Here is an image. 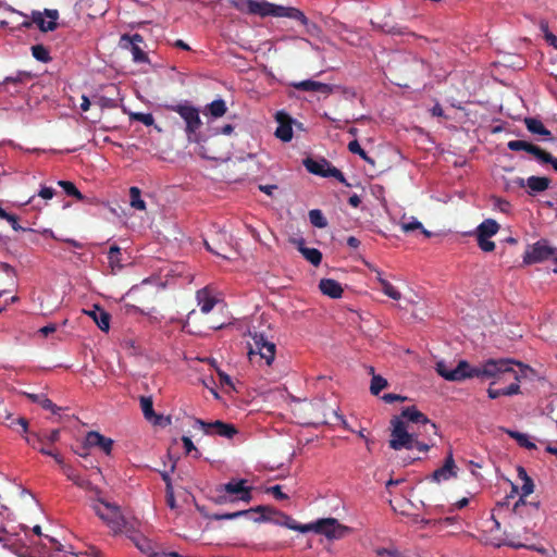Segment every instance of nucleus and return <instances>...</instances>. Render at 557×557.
I'll return each mask as SVG.
<instances>
[{
	"label": "nucleus",
	"mask_w": 557,
	"mask_h": 557,
	"mask_svg": "<svg viewBox=\"0 0 557 557\" xmlns=\"http://www.w3.org/2000/svg\"><path fill=\"white\" fill-rule=\"evenodd\" d=\"M487 395L491 399H496L500 396H504V391L503 388H492V387H488L487 388Z\"/></svg>",
	"instance_id": "nucleus-61"
},
{
	"label": "nucleus",
	"mask_w": 557,
	"mask_h": 557,
	"mask_svg": "<svg viewBox=\"0 0 557 557\" xmlns=\"http://www.w3.org/2000/svg\"><path fill=\"white\" fill-rule=\"evenodd\" d=\"M543 518V512L540 508L539 502H527L525 499H518L515 504L512 513L509 520V531L504 532L503 535H494L486 541L493 546L509 545L511 547H527L537 549L527 542L530 536H534V527L536 522Z\"/></svg>",
	"instance_id": "nucleus-1"
},
{
	"label": "nucleus",
	"mask_w": 557,
	"mask_h": 557,
	"mask_svg": "<svg viewBox=\"0 0 557 557\" xmlns=\"http://www.w3.org/2000/svg\"><path fill=\"white\" fill-rule=\"evenodd\" d=\"M435 370L447 381L460 382L471 379L472 366L466 360H460L455 368H450L447 362L440 360L436 362Z\"/></svg>",
	"instance_id": "nucleus-9"
},
{
	"label": "nucleus",
	"mask_w": 557,
	"mask_h": 557,
	"mask_svg": "<svg viewBox=\"0 0 557 557\" xmlns=\"http://www.w3.org/2000/svg\"><path fill=\"white\" fill-rule=\"evenodd\" d=\"M220 503H234L242 500L249 503L252 498L251 487L247 485L244 479H233L218 488Z\"/></svg>",
	"instance_id": "nucleus-8"
},
{
	"label": "nucleus",
	"mask_w": 557,
	"mask_h": 557,
	"mask_svg": "<svg viewBox=\"0 0 557 557\" xmlns=\"http://www.w3.org/2000/svg\"><path fill=\"white\" fill-rule=\"evenodd\" d=\"M91 507L95 513L114 533L122 532L126 528V518L116 504L110 503L103 498H98L92 503Z\"/></svg>",
	"instance_id": "nucleus-5"
},
{
	"label": "nucleus",
	"mask_w": 557,
	"mask_h": 557,
	"mask_svg": "<svg viewBox=\"0 0 557 557\" xmlns=\"http://www.w3.org/2000/svg\"><path fill=\"white\" fill-rule=\"evenodd\" d=\"M59 17L57 10H45V12H34L33 21H24L22 23L23 27H30L32 23H35L40 30L49 32L53 30L57 27V20Z\"/></svg>",
	"instance_id": "nucleus-15"
},
{
	"label": "nucleus",
	"mask_w": 557,
	"mask_h": 557,
	"mask_svg": "<svg viewBox=\"0 0 557 557\" xmlns=\"http://www.w3.org/2000/svg\"><path fill=\"white\" fill-rule=\"evenodd\" d=\"M456 476V465L453 455L449 454L445 463L440 469L435 470L432 474L433 481L441 483Z\"/></svg>",
	"instance_id": "nucleus-21"
},
{
	"label": "nucleus",
	"mask_w": 557,
	"mask_h": 557,
	"mask_svg": "<svg viewBox=\"0 0 557 557\" xmlns=\"http://www.w3.org/2000/svg\"><path fill=\"white\" fill-rule=\"evenodd\" d=\"M304 165L308 172L314 175H319L322 177H334L341 183H345V177L343 173L335 166H332L331 163L325 159L314 160L311 158H307L304 161Z\"/></svg>",
	"instance_id": "nucleus-11"
},
{
	"label": "nucleus",
	"mask_w": 557,
	"mask_h": 557,
	"mask_svg": "<svg viewBox=\"0 0 557 557\" xmlns=\"http://www.w3.org/2000/svg\"><path fill=\"white\" fill-rule=\"evenodd\" d=\"M84 313L89 315L101 331L108 332L110 329V314L98 306L91 310H84Z\"/></svg>",
	"instance_id": "nucleus-23"
},
{
	"label": "nucleus",
	"mask_w": 557,
	"mask_h": 557,
	"mask_svg": "<svg viewBox=\"0 0 557 557\" xmlns=\"http://www.w3.org/2000/svg\"><path fill=\"white\" fill-rule=\"evenodd\" d=\"M399 226H400L401 231H404L405 233H409V232L419 230L425 237L432 236V233L430 231L425 230L424 226L422 225V223L420 221H418L414 216H409V218L404 216L399 222Z\"/></svg>",
	"instance_id": "nucleus-27"
},
{
	"label": "nucleus",
	"mask_w": 557,
	"mask_h": 557,
	"mask_svg": "<svg viewBox=\"0 0 557 557\" xmlns=\"http://www.w3.org/2000/svg\"><path fill=\"white\" fill-rule=\"evenodd\" d=\"M293 86L302 91H315L329 95L332 92V86L329 84H324L321 82L312 81V79H306L301 82L294 83Z\"/></svg>",
	"instance_id": "nucleus-22"
},
{
	"label": "nucleus",
	"mask_w": 557,
	"mask_h": 557,
	"mask_svg": "<svg viewBox=\"0 0 557 557\" xmlns=\"http://www.w3.org/2000/svg\"><path fill=\"white\" fill-rule=\"evenodd\" d=\"M195 425L199 426L202 432L209 436L219 435L225 438H232L237 432L233 424L220 420L206 422L201 419H196Z\"/></svg>",
	"instance_id": "nucleus-13"
},
{
	"label": "nucleus",
	"mask_w": 557,
	"mask_h": 557,
	"mask_svg": "<svg viewBox=\"0 0 557 557\" xmlns=\"http://www.w3.org/2000/svg\"><path fill=\"white\" fill-rule=\"evenodd\" d=\"M149 557H183L177 553H152L149 555Z\"/></svg>",
	"instance_id": "nucleus-64"
},
{
	"label": "nucleus",
	"mask_w": 557,
	"mask_h": 557,
	"mask_svg": "<svg viewBox=\"0 0 557 557\" xmlns=\"http://www.w3.org/2000/svg\"><path fill=\"white\" fill-rule=\"evenodd\" d=\"M508 148L512 151H527L529 153H532L533 156H535V158L537 160L541 159L542 154H543V150L540 149L537 146H534L528 141H524V140H510L508 144H507Z\"/></svg>",
	"instance_id": "nucleus-26"
},
{
	"label": "nucleus",
	"mask_w": 557,
	"mask_h": 557,
	"mask_svg": "<svg viewBox=\"0 0 557 557\" xmlns=\"http://www.w3.org/2000/svg\"><path fill=\"white\" fill-rule=\"evenodd\" d=\"M251 343L248 344V356L251 361L255 360L256 357H259L267 366H272L275 354L276 346L262 333H250Z\"/></svg>",
	"instance_id": "nucleus-6"
},
{
	"label": "nucleus",
	"mask_w": 557,
	"mask_h": 557,
	"mask_svg": "<svg viewBox=\"0 0 557 557\" xmlns=\"http://www.w3.org/2000/svg\"><path fill=\"white\" fill-rule=\"evenodd\" d=\"M131 539H132L133 543L135 544V546L140 552L147 554L148 556L150 554L154 553L152 550V543H151V541L149 539H147L146 536H144L141 534H135Z\"/></svg>",
	"instance_id": "nucleus-37"
},
{
	"label": "nucleus",
	"mask_w": 557,
	"mask_h": 557,
	"mask_svg": "<svg viewBox=\"0 0 557 557\" xmlns=\"http://www.w3.org/2000/svg\"><path fill=\"white\" fill-rule=\"evenodd\" d=\"M419 434L414 431L413 425H409L400 418L391 420L389 447L394 450L418 449L419 451H428L431 444L419 441Z\"/></svg>",
	"instance_id": "nucleus-4"
},
{
	"label": "nucleus",
	"mask_w": 557,
	"mask_h": 557,
	"mask_svg": "<svg viewBox=\"0 0 557 557\" xmlns=\"http://www.w3.org/2000/svg\"><path fill=\"white\" fill-rule=\"evenodd\" d=\"M85 445L87 447H99L106 454H110L112 450L113 441L98 432L91 431L86 435Z\"/></svg>",
	"instance_id": "nucleus-20"
},
{
	"label": "nucleus",
	"mask_w": 557,
	"mask_h": 557,
	"mask_svg": "<svg viewBox=\"0 0 557 557\" xmlns=\"http://www.w3.org/2000/svg\"><path fill=\"white\" fill-rule=\"evenodd\" d=\"M395 418H400L406 421L409 425L418 424L422 425L424 428V432L426 434H437V428L434 423H432L424 413L419 411L414 406L407 407L403 409L401 413L399 416H396Z\"/></svg>",
	"instance_id": "nucleus-12"
},
{
	"label": "nucleus",
	"mask_w": 557,
	"mask_h": 557,
	"mask_svg": "<svg viewBox=\"0 0 557 557\" xmlns=\"http://www.w3.org/2000/svg\"><path fill=\"white\" fill-rule=\"evenodd\" d=\"M528 366L509 358L487 359L479 366L472 367L471 379L481 377L491 380V385L499 383L504 376H512L513 381H521L525 375Z\"/></svg>",
	"instance_id": "nucleus-3"
},
{
	"label": "nucleus",
	"mask_w": 557,
	"mask_h": 557,
	"mask_svg": "<svg viewBox=\"0 0 557 557\" xmlns=\"http://www.w3.org/2000/svg\"><path fill=\"white\" fill-rule=\"evenodd\" d=\"M375 554L379 557H385V556H388V557H403V554L398 549H396L394 547L376 548L375 549Z\"/></svg>",
	"instance_id": "nucleus-50"
},
{
	"label": "nucleus",
	"mask_w": 557,
	"mask_h": 557,
	"mask_svg": "<svg viewBox=\"0 0 557 557\" xmlns=\"http://www.w3.org/2000/svg\"><path fill=\"white\" fill-rule=\"evenodd\" d=\"M27 397L32 401L39 404L44 409L51 410L52 412H57L59 410V408L44 394H27Z\"/></svg>",
	"instance_id": "nucleus-38"
},
{
	"label": "nucleus",
	"mask_w": 557,
	"mask_h": 557,
	"mask_svg": "<svg viewBox=\"0 0 557 557\" xmlns=\"http://www.w3.org/2000/svg\"><path fill=\"white\" fill-rule=\"evenodd\" d=\"M129 206L138 211L146 210V202L141 198V191L138 187L133 186L129 188Z\"/></svg>",
	"instance_id": "nucleus-36"
},
{
	"label": "nucleus",
	"mask_w": 557,
	"mask_h": 557,
	"mask_svg": "<svg viewBox=\"0 0 557 557\" xmlns=\"http://www.w3.org/2000/svg\"><path fill=\"white\" fill-rule=\"evenodd\" d=\"M269 492L277 499H286L287 495L282 492V488L280 485H274L270 487Z\"/></svg>",
	"instance_id": "nucleus-60"
},
{
	"label": "nucleus",
	"mask_w": 557,
	"mask_h": 557,
	"mask_svg": "<svg viewBox=\"0 0 557 557\" xmlns=\"http://www.w3.org/2000/svg\"><path fill=\"white\" fill-rule=\"evenodd\" d=\"M268 511L262 512V516L260 517H253L252 520L255 521H272L277 525L286 527L287 529L298 531L300 533H306L307 524H300L295 519H293L290 516L282 513V512H275V517L271 518L265 516V512H272L270 508H268Z\"/></svg>",
	"instance_id": "nucleus-16"
},
{
	"label": "nucleus",
	"mask_w": 557,
	"mask_h": 557,
	"mask_svg": "<svg viewBox=\"0 0 557 557\" xmlns=\"http://www.w3.org/2000/svg\"><path fill=\"white\" fill-rule=\"evenodd\" d=\"M306 533L322 534L329 540H341L348 535L351 529L338 522L335 518H323L307 523Z\"/></svg>",
	"instance_id": "nucleus-7"
},
{
	"label": "nucleus",
	"mask_w": 557,
	"mask_h": 557,
	"mask_svg": "<svg viewBox=\"0 0 557 557\" xmlns=\"http://www.w3.org/2000/svg\"><path fill=\"white\" fill-rule=\"evenodd\" d=\"M381 290L386 295L387 297L399 300L401 298L400 292L387 280H381Z\"/></svg>",
	"instance_id": "nucleus-40"
},
{
	"label": "nucleus",
	"mask_w": 557,
	"mask_h": 557,
	"mask_svg": "<svg viewBox=\"0 0 557 557\" xmlns=\"http://www.w3.org/2000/svg\"><path fill=\"white\" fill-rule=\"evenodd\" d=\"M25 441L35 449H38L39 446L45 444L42 434L37 433H32L30 435L25 436Z\"/></svg>",
	"instance_id": "nucleus-48"
},
{
	"label": "nucleus",
	"mask_w": 557,
	"mask_h": 557,
	"mask_svg": "<svg viewBox=\"0 0 557 557\" xmlns=\"http://www.w3.org/2000/svg\"><path fill=\"white\" fill-rule=\"evenodd\" d=\"M197 304L202 313H209L219 302L218 297L209 287L201 288L196 294Z\"/></svg>",
	"instance_id": "nucleus-19"
},
{
	"label": "nucleus",
	"mask_w": 557,
	"mask_h": 557,
	"mask_svg": "<svg viewBox=\"0 0 557 557\" xmlns=\"http://www.w3.org/2000/svg\"><path fill=\"white\" fill-rule=\"evenodd\" d=\"M504 391V396H512V395H518L520 394V381H513L505 388H503Z\"/></svg>",
	"instance_id": "nucleus-52"
},
{
	"label": "nucleus",
	"mask_w": 557,
	"mask_h": 557,
	"mask_svg": "<svg viewBox=\"0 0 557 557\" xmlns=\"http://www.w3.org/2000/svg\"><path fill=\"white\" fill-rule=\"evenodd\" d=\"M517 472L518 478L522 481L519 499H525L534 492V483L523 467H518Z\"/></svg>",
	"instance_id": "nucleus-28"
},
{
	"label": "nucleus",
	"mask_w": 557,
	"mask_h": 557,
	"mask_svg": "<svg viewBox=\"0 0 557 557\" xmlns=\"http://www.w3.org/2000/svg\"><path fill=\"white\" fill-rule=\"evenodd\" d=\"M554 253V249L546 242H537L527 252L524 261L528 263L541 262L549 258Z\"/></svg>",
	"instance_id": "nucleus-17"
},
{
	"label": "nucleus",
	"mask_w": 557,
	"mask_h": 557,
	"mask_svg": "<svg viewBox=\"0 0 557 557\" xmlns=\"http://www.w3.org/2000/svg\"><path fill=\"white\" fill-rule=\"evenodd\" d=\"M33 57L40 62L50 61L49 51L42 45H35L32 47Z\"/></svg>",
	"instance_id": "nucleus-43"
},
{
	"label": "nucleus",
	"mask_w": 557,
	"mask_h": 557,
	"mask_svg": "<svg viewBox=\"0 0 557 557\" xmlns=\"http://www.w3.org/2000/svg\"><path fill=\"white\" fill-rule=\"evenodd\" d=\"M172 110L178 113L180 116L184 120L186 124L185 131L187 137L189 140H191V137L202 125L198 109L188 103H180L173 107Z\"/></svg>",
	"instance_id": "nucleus-10"
},
{
	"label": "nucleus",
	"mask_w": 557,
	"mask_h": 557,
	"mask_svg": "<svg viewBox=\"0 0 557 557\" xmlns=\"http://www.w3.org/2000/svg\"><path fill=\"white\" fill-rule=\"evenodd\" d=\"M63 473L70 479L72 480L74 483L76 484H79V481H78V478L77 475L75 474L74 470L72 469V467L67 466V465H63V469H62Z\"/></svg>",
	"instance_id": "nucleus-58"
},
{
	"label": "nucleus",
	"mask_w": 557,
	"mask_h": 557,
	"mask_svg": "<svg viewBox=\"0 0 557 557\" xmlns=\"http://www.w3.org/2000/svg\"><path fill=\"white\" fill-rule=\"evenodd\" d=\"M298 250L301 255L313 265H319L322 260V253L315 248H309L305 246L304 239L297 242Z\"/></svg>",
	"instance_id": "nucleus-30"
},
{
	"label": "nucleus",
	"mask_w": 557,
	"mask_h": 557,
	"mask_svg": "<svg viewBox=\"0 0 557 557\" xmlns=\"http://www.w3.org/2000/svg\"><path fill=\"white\" fill-rule=\"evenodd\" d=\"M518 184L520 186L527 185L532 193L544 191L549 186V180L540 176H530L527 182L523 178H519Z\"/></svg>",
	"instance_id": "nucleus-25"
},
{
	"label": "nucleus",
	"mask_w": 557,
	"mask_h": 557,
	"mask_svg": "<svg viewBox=\"0 0 557 557\" xmlns=\"http://www.w3.org/2000/svg\"><path fill=\"white\" fill-rule=\"evenodd\" d=\"M527 129L535 135L543 136L545 139L550 140L552 134L544 126V124L534 117L525 119L524 121Z\"/></svg>",
	"instance_id": "nucleus-29"
},
{
	"label": "nucleus",
	"mask_w": 557,
	"mask_h": 557,
	"mask_svg": "<svg viewBox=\"0 0 557 557\" xmlns=\"http://www.w3.org/2000/svg\"><path fill=\"white\" fill-rule=\"evenodd\" d=\"M166 504L168 506L171 508V509H175L176 508V503H175V497H174V491H173V486H172V483H168V486H166Z\"/></svg>",
	"instance_id": "nucleus-54"
},
{
	"label": "nucleus",
	"mask_w": 557,
	"mask_h": 557,
	"mask_svg": "<svg viewBox=\"0 0 557 557\" xmlns=\"http://www.w3.org/2000/svg\"><path fill=\"white\" fill-rule=\"evenodd\" d=\"M498 231L499 224L493 219H486L481 224H479L474 234L475 236L481 237H492L497 234Z\"/></svg>",
	"instance_id": "nucleus-32"
},
{
	"label": "nucleus",
	"mask_w": 557,
	"mask_h": 557,
	"mask_svg": "<svg viewBox=\"0 0 557 557\" xmlns=\"http://www.w3.org/2000/svg\"><path fill=\"white\" fill-rule=\"evenodd\" d=\"M488 238L490 237L476 236L479 247L485 252H491L495 249V243Z\"/></svg>",
	"instance_id": "nucleus-49"
},
{
	"label": "nucleus",
	"mask_w": 557,
	"mask_h": 557,
	"mask_svg": "<svg viewBox=\"0 0 557 557\" xmlns=\"http://www.w3.org/2000/svg\"><path fill=\"white\" fill-rule=\"evenodd\" d=\"M129 117L131 120L138 121L146 126H150L154 122V119L151 113L131 112Z\"/></svg>",
	"instance_id": "nucleus-45"
},
{
	"label": "nucleus",
	"mask_w": 557,
	"mask_h": 557,
	"mask_svg": "<svg viewBox=\"0 0 557 557\" xmlns=\"http://www.w3.org/2000/svg\"><path fill=\"white\" fill-rule=\"evenodd\" d=\"M268 510H269L268 507L259 506L256 509L240 510V511H236V512H232V513H226L224 516H221L220 518L221 519H235L240 516L252 515V513H257V512H264Z\"/></svg>",
	"instance_id": "nucleus-44"
},
{
	"label": "nucleus",
	"mask_w": 557,
	"mask_h": 557,
	"mask_svg": "<svg viewBox=\"0 0 557 557\" xmlns=\"http://www.w3.org/2000/svg\"><path fill=\"white\" fill-rule=\"evenodd\" d=\"M109 267L113 273L122 270L123 268V258L120 247L113 245L110 247L108 252Z\"/></svg>",
	"instance_id": "nucleus-34"
},
{
	"label": "nucleus",
	"mask_w": 557,
	"mask_h": 557,
	"mask_svg": "<svg viewBox=\"0 0 557 557\" xmlns=\"http://www.w3.org/2000/svg\"><path fill=\"white\" fill-rule=\"evenodd\" d=\"M321 293L330 298L337 299L343 295V288L341 284L332 278H322L319 283Z\"/></svg>",
	"instance_id": "nucleus-24"
},
{
	"label": "nucleus",
	"mask_w": 557,
	"mask_h": 557,
	"mask_svg": "<svg viewBox=\"0 0 557 557\" xmlns=\"http://www.w3.org/2000/svg\"><path fill=\"white\" fill-rule=\"evenodd\" d=\"M42 436H44V442L45 443L53 444V443L59 441V438H60V431L58 429H55V430H52V431H50L48 433H42Z\"/></svg>",
	"instance_id": "nucleus-53"
},
{
	"label": "nucleus",
	"mask_w": 557,
	"mask_h": 557,
	"mask_svg": "<svg viewBox=\"0 0 557 557\" xmlns=\"http://www.w3.org/2000/svg\"><path fill=\"white\" fill-rule=\"evenodd\" d=\"M492 207L494 210L500 211L503 213H509L511 208L507 200L496 197L492 199Z\"/></svg>",
	"instance_id": "nucleus-47"
},
{
	"label": "nucleus",
	"mask_w": 557,
	"mask_h": 557,
	"mask_svg": "<svg viewBox=\"0 0 557 557\" xmlns=\"http://www.w3.org/2000/svg\"><path fill=\"white\" fill-rule=\"evenodd\" d=\"M58 185L63 188V190L66 193V195L72 196V197L76 198L77 200L84 199L83 194L75 187V185L72 182L59 181Z\"/></svg>",
	"instance_id": "nucleus-42"
},
{
	"label": "nucleus",
	"mask_w": 557,
	"mask_h": 557,
	"mask_svg": "<svg viewBox=\"0 0 557 557\" xmlns=\"http://www.w3.org/2000/svg\"><path fill=\"white\" fill-rule=\"evenodd\" d=\"M540 161L545 163H550L554 170L557 172V158L553 157L548 152L543 151V154L540 159Z\"/></svg>",
	"instance_id": "nucleus-56"
},
{
	"label": "nucleus",
	"mask_w": 557,
	"mask_h": 557,
	"mask_svg": "<svg viewBox=\"0 0 557 557\" xmlns=\"http://www.w3.org/2000/svg\"><path fill=\"white\" fill-rule=\"evenodd\" d=\"M0 271H2L12 278L15 276L13 268L8 263H0Z\"/></svg>",
	"instance_id": "nucleus-62"
},
{
	"label": "nucleus",
	"mask_w": 557,
	"mask_h": 557,
	"mask_svg": "<svg viewBox=\"0 0 557 557\" xmlns=\"http://www.w3.org/2000/svg\"><path fill=\"white\" fill-rule=\"evenodd\" d=\"M183 446L185 448L186 454H190L191 451L198 453L197 448L195 447L193 441L188 436L182 437Z\"/></svg>",
	"instance_id": "nucleus-55"
},
{
	"label": "nucleus",
	"mask_w": 557,
	"mask_h": 557,
	"mask_svg": "<svg viewBox=\"0 0 557 557\" xmlns=\"http://www.w3.org/2000/svg\"><path fill=\"white\" fill-rule=\"evenodd\" d=\"M228 3L236 10L258 15L260 17H288L299 21L304 26L307 27L309 34H314L318 26L314 23H310L307 16L297 8L284 7L275 3H271L267 0H227Z\"/></svg>",
	"instance_id": "nucleus-2"
},
{
	"label": "nucleus",
	"mask_w": 557,
	"mask_h": 557,
	"mask_svg": "<svg viewBox=\"0 0 557 557\" xmlns=\"http://www.w3.org/2000/svg\"><path fill=\"white\" fill-rule=\"evenodd\" d=\"M373 371V368H370V372L372 373L370 392L373 395H379L380 392L387 386V381L383 376L374 374Z\"/></svg>",
	"instance_id": "nucleus-39"
},
{
	"label": "nucleus",
	"mask_w": 557,
	"mask_h": 557,
	"mask_svg": "<svg viewBox=\"0 0 557 557\" xmlns=\"http://www.w3.org/2000/svg\"><path fill=\"white\" fill-rule=\"evenodd\" d=\"M275 120L278 123V126L275 131V136L282 141H290L293 138V128L288 114L284 111H278L275 114Z\"/></svg>",
	"instance_id": "nucleus-18"
},
{
	"label": "nucleus",
	"mask_w": 557,
	"mask_h": 557,
	"mask_svg": "<svg viewBox=\"0 0 557 557\" xmlns=\"http://www.w3.org/2000/svg\"><path fill=\"white\" fill-rule=\"evenodd\" d=\"M44 539L50 544L49 548L53 550L51 557H57L62 552V544L49 535H44Z\"/></svg>",
	"instance_id": "nucleus-51"
},
{
	"label": "nucleus",
	"mask_w": 557,
	"mask_h": 557,
	"mask_svg": "<svg viewBox=\"0 0 557 557\" xmlns=\"http://www.w3.org/2000/svg\"><path fill=\"white\" fill-rule=\"evenodd\" d=\"M57 331V325L55 324H48L46 326H42L41 329H39V333L42 334L44 336H48L49 334L53 333Z\"/></svg>",
	"instance_id": "nucleus-63"
},
{
	"label": "nucleus",
	"mask_w": 557,
	"mask_h": 557,
	"mask_svg": "<svg viewBox=\"0 0 557 557\" xmlns=\"http://www.w3.org/2000/svg\"><path fill=\"white\" fill-rule=\"evenodd\" d=\"M140 408H141V411H143L146 420H148L149 422H151L154 425L160 424L162 417L157 416L154 413L153 403L150 397H141L140 398Z\"/></svg>",
	"instance_id": "nucleus-31"
},
{
	"label": "nucleus",
	"mask_w": 557,
	"mask_h": 557,
	"mask_svg": "<svg viewBox=\"0 0 557 557\" xmlns=\"http://www.w3.org/2000/svg\"><path fill=\"white\" fill-rule=\"evenodd\" d=\"M506 433L511 438H513L519 444V446H521L525 449H536V445L532 441L530 435H528L525 433L518 432V431H512V430H506Z\"/></svg>",
	"instance_id": "nucleus-35"
},
{
	"label": "nucleus",
	"mask_w": 557,
	"mask_h": 557,
	"mask_svg": "<svg viewBox=\"0 0 557 557\" xmlns=\"http://www.w3.org/2000/svg\"><path fill=\"white\" fill-rule=\"evenodd\" d=\"M38 196L45 200H50L54 196V190L51 187L42 186L38 193Z\"/></svg>",
	"instance_id": "nucleus-57"
},
{
	"label": "nucleus",
	"mask_w": 557,
	"mask_h": 557,
	"mask_svg": "<svg viewBox=\"0 0 557 557\" xmlns=\"http://www.w3.org/2000/svg\"><path fill=\"white\" fill-rule=\"evenodd\" d=\"M227 107L223 99H216L207 104L203 113L210 115L212 119H219L226 113Z\"/></svg>",
	"instance_id": "nucleus-33"
},
{
	"label": "nucleus",
	"mask_w": 557,
	"mask_h": 557,
	"mask_svg": "<svg viewBox=\"0 0 557 557\" xmlns=\"http://www.w3.org/2000/svg\"><path fill=\"white\" fill-rule=\"evenodd\" d=\"M348 150L351 153L360 156L364 161L372 162V160L368 157L366 151L361 148L359 143L357 140H352L348 144Z\"/></svg>",
	"instance_id": "nucleus-46"
},
{
	"label": "nucleus",
	"mask_w": 557,
	"mask_h": 557,
	"mask_svg": "<svg viewBox=\"0 0 557 557\" xmlns=\"http://www.w3.org/2000/svg\"><path fill=\"white\" fill-rule=\"evenodd\" d=\"M382 399L385 401V403H394V401H403L406 399V397H403L398 394H393V393H388V394H384Z\"/></svg>",
	"instance_id": "nucleus-59"
},
{
	"label": "nucleus",
	"mask_w": 557,
	"mask_h": 557,
	"mask_svg": "<svg viewBox=\"0 0 557 557\" xmlns=\"http://www.w3.org/2000/svg\"><path fill=\"white\" fill-rule=\"evenodd\" d=\"M309 220L313 226L319 227V228H324L327 225L326 219L324 218L321 210H318V209H313V210L309 211Z\"/></svg>",
	"instance_id": "nucleus-41"
},
{
	"label": "nucleus",
	"mask_w": 557,
	"mask_h": 557,
	"mask_svg": "<svg viewBox=\"0 0 557 557\" xmlns=\"http://www.w3.org/2000/svg\"><path fill=\"white\" fill-rule=\"evenodd\" d=\"M144 41L141 35L134 34V35H122L120 39V46L123 49H129L133 61L136 63H148L149 59L147 54L144 52V50L140 48V44Z\"/></svg>",
	"instance_id": "nucleus-14"
}]
</instances>
